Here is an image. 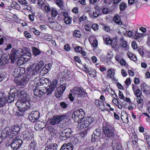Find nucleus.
<instances>
[{"label": "nucleus", "mask_w": 150, "mask_h": 150, "mask_svg": "<svg viewBox=\"0 0 150 150\" xmlns=\"http://www.w3.org/2000/svg\"><path fill=\"white\" fill-rule=\"evenodd\" d=\"M1 107L2 108L0 109V114L3 115L7 112L8 110L7 108L5 106Z\"/></svg>", "instance_id": "37"}, {"label": "nucleus", "mask_w": 150, "mask_h": 150, "mask_svg": "<svg viewBox=\"0 0 150 150\" xmlns=\"http://www.w3.org/2000/svg\"><path fill=\"white\" fill-rule=\"evenodd\" d=\"M143 92L146 94H148L149 93L150 87L149 86L146 85L145 83L141 84L140 86Z\"/></svg>", "instance_id": "24"}, {"label": "nucleus", "mask_w": 150, "mask_h": 150, "mask_svg": "<svg viewBox=\"0 0 150 150\" xmlns=\"http://www.w3.org/2000/svg\"><path fill=\"white\" fill-rule=\"evenodd\" d=\"M112 147L113 150H122V146L119 143H115L113 142L112 143Z\"/></svg>", "instance_id": "25"}, {"label": "nucleus", "mask_w": 150, "mask_h": 150, "mask_svg": "<svg viewBox=\"0 0 150 150\" xmlns=\"http://www.w3.org/2000/svg\"><path fill=\"white\" fill-rule=\"evenodd\" d=\"M58 12L54 9L52 10L51 15L53 17H55L58 14Z\"/></svg>", "instance_id": "53"}, {"label": "nucleus", "mask_w": 150, "mask_h": 150, "mask_svg": "<svg viewBox=\"0 0 150 150\" xmlns=\"http://www.w3.org/2000/svg\"><path fill=\"white\" fill-rule=\"evenodd\" d=\"M29 118L30 121L32 122H36L39 118L40 113L38 110L32 111L30 113H29Z\"/></svg>", "instance_id": "12"}, {"label": "nucleus", "mask_w": 150, "mask_h": 150, "mask_svg": "<svg viewBox=\"0 0 150 150\" xmlns=\"http://www.w3.org/2000/svg\"><path fill=\"white\" fill-rule=\"evenodd\" d=\"M121 40L122 42V47L125 49H127L128 47L127 42L125 41L123 38L121 39Z\"/></svg>", "instance_id": "39"}, {"label": "nucleus", "mask_w": 150, "mask_h": 150, "mask_svg": "<svg viewBox=\"0 0 150 150\" xmlns=\"http://www.w3.org/2000/svg\"><path fill=\"white\" fill-rule=\"evenodd\" d=\"M89 71H87L86 72L89 74L91 77L95 78L96 76V71L95 69H92L91 68L89 70Z\"/></svg>", "instance_id": "30"}, {"label": "nucleus", "mask_w": 150, "mask_h": 150, "mask_svg": "<svg viewBox=\"0 0 150 150\" xmlns=\"http://www.w3.org/2000/svg\"><path fill=\"white\" fill-rule=\"evenodd\" d=\"M28 100H18L16 103L19 111H25L31 108V105L30 103Z\"/></svg>", "instance_id": "5"}, {"label": "nucleus", "mask_w": 150, "mask_h": 150, "mask_svg": "<svg viewBox=\"0 0 150 150\" xmlns=\"http://www.w3.org/2000/svg\"><path fill=\"white\" fill-rule=\"evenodd\" d=\"M73 35L75 38H80L81 37L80 31L79 30H75L73 33Z\"/></svg>", "instance_id": "35"}, {"label": "nucleus", "mask_w": 150, "mask_h": 150, "mask_svg": "<svg viewBox=\"0 0 150 150\" xmlns=\"http://www.w3.org/2000/svg\"><path fill=\"white\" fill-rule=\"evenodd\" d=\"M58 145L56 144H52L45 146V150H57Z\"/></svg>", "instance_id": "23"}, {"label": "nucleus", "mask_w": 150, "mask_h": 150, "mask_svg": "<svg viewBox=\"0 0 150 150\" xmlns=\"http://www.w3.org/2000/svg\"><path fill=\"white\" fill-rule=\"evenodd\" d=\"M25 73V69L24 68L18 67L14 69L13 72V75L15 77L18 78Z\"/></svg>", "instance_id": "14"}, {"label": "nucleus", "mask_w": 150, "mask_h": 150, "mask_svg": "<svg viewBox=\"0 0 150 150\" xmlns=\"http://www.w3.org/2000/svg\"><path fill=\"white\" fill-rule=\"evenodd\" d=\"M19 3L21 4L25 5V9L30 10V8L29 7L28 5L29 4L28 3L27 1L25 0H18Z\"/></svg>", "instance_id": "31"}, {"label": "nucleus", "mask_w": 150, "mask_h": 150, "mask_svg": "<svg viewBox=\"0 0 150 150\" xmlns=\"http://www.w3.org/2000/svg\"><path fill=\"white\" fill-rule=\"evenodd\" d=\"M64 49L67 51H69L70 50V47L68 44H66L64 46Z\"/></svg>", "instance_id": "61"}, {"label": "nucleus", "mask_w": 150, "mask_h": 150, "mask_svg": "<svg viewBox=\"0 0 150 150\" xmlns=\"http://www.w3.org/2000/svg\"><path fill=\"white\" fill-rule=\"evenodd\" d=\"M101 131L100 129H96L94 130L92 134V139L91 141L95 142V141L98 139L101 136Z\"/></svg>", "instance_id": "15"}, {"label": "nucleus", "mask_w": 150, "mask_h": 150, "mask_svg": "<svg viewBox=\"0 0 150 150\" xmlns=\"http://www.w3.org/2000/svg\"><path fill=\"white\" fill-rule=\"evenodd\" d=\"M49 130L50 131L51 135L53 137L56 135V131L54 128H51L49 127L48 128Z\"/></svg>", "instance_id": "46"}, {"label": "nucleus", "mask_w": 150, "mask_h": 150, "mask_svg": "<svg viewBox=\"0 0 150 150\" xmlns=\"http://www.w3.org/2000/svg\"><path fill=\"white\" fill-rule=\"evenodd\" d=\"M118 94L119 97L120 99L124 100H125V98H124V95L122 92L120 91H119Z\"/></svg>", "instance_id": "52"}, {"label": "nucleus", "mask_w": 150, "mask_h": 150, "mask_svg": "<svg viewBox=\"0 0 150 150\" xmlns=\"http://www.w3.org/2000/svg\"><path fill=\"white\" fill-rule=\"evenodd\" d=\"M94 8L96 10V11L100 12V11L101 9L102 8L97 5H94Z\"/></svg>", "instance_id": "59"}, {"label": "nucleus", "mask_w": 150, "mask_h": 150, "mask_svg": "<svg viewBox=\"0 0 150 150\" xmlns=\"http://www.w3.org/2000/svg\"><path fill=\"white\" fill-rule=\"evenodd\" d=\"M70 112H67L61 115H55L49 119L48 122L51 125H54L60 123L65 119L69 118L70 116Z\"/></svg>", "instance_id": "2"}, {"label": "nucleus", "mask_w": 150, "mask_h": 150, "mask_svg": "<svg viewBox=\"0 0 150 150\" xmlns=\"http://www.w3.org/2000/svg\"><path fill=\"white\" fill-rule=\"evenodd\" d=\"M79 115H80L79 114V110H77L74 111V115H75V120H77V118L81 119L82 118H81V117L79 116Z\"/></svg>", "instance_id": "41"}, {"label": "nucleus", "mask_w": 150, "mask_h": 150, "mask_svg": "<svg viewBox=\"0 0 150 150\" xmlns=\"http://www.w3.org/2000/svg\"><path fill=\"white\" fill-rule=\"evenodd\" d=\"M8 59L6 57H1L0 59V65L4 66L8 62Z\"/></svg>", "instance_id": "28"}, {"label": "nucleus", "mask_w": 150, "mask_h": 150, "mask_svg": "<svg viewBox=\"0 0 150 150\" xmlns=\"http://www.w3.org/2000/svg\"><path fill=\"white\" fill-rule=\"evenodd\" d=\"M86 122L84 120V118H82L80 121L78 122L77 127L78 129H82L88 127Z\"/></svg>", "instance_id": "19"}, {"label": "nucleus", "mask_w": 150, "mask_h": 150, "mask_svg": "<svg viewBox=\"0 0 150 150\" xmlns=\"http://www.w3.org/2000/svg\"><path fill=\"white\" fill-rule=\"evenodd\" d=\"M13 90H11L10 93H9V95L7 97V102L9 103H11L13 101L14 99L15 93L13 92H12Z\"/></svg>", "instance_id": "22"}, {"label": "nucleus", "mask_w": 150, "mask_h": 150, "mask_svg": "<svg viewBox=\"0 0 150 150\" xmlns=\"http://www.w3.org/2000/svg\"><path fill=\"white\" fill-rule=\"evenodd\" d=\"M144 34L136 33H135V35L134 36V39H138L139 41H141L143 38L144 36Z\"/></svg>", "instance_id": "27"}, {"label": "nucleus", "mask_w": 150, "mask_h": 150, "mask_svg": "<svg viewBox=\"0 0 150 150\" xmlns=\"http://www.w3.org/2000/svg\"><path fill=\"white\" fill-rule=\"evenodd\" d=\"M58 83V81L56 79H54L52 82H51V84L50 86L52 88H53L55 90V88L56 87Z\"/></svg>", "instance_id": "36"}, {"label": "nucleus", "mask_w": 150, "mask_h": 150, "mask_svg": "<svg viewBox=\"0 0 150 150\" xmlns=\"http://www.w3.org/2000/svg\"><path fill=\"white\" fill-rule=\"evenodd\" d=\"M106 44H110L111 45L112 40L108 37L106 38H103Z\"/></svg>", "instance_id": "48"}, {"label": "nucleus", "mask_w": 150, "mask_h": 150, "mask_svg": "<svg viewBox=\"0 0 150 150\" xmlns=\"http://www.w3.org/2000/svg\"><path fill=\"white\" fill-rule=\"evenodd\" d=\"M29 76H24L21 79H16L15 82L16 84L19 86H25L26 84L29 80Z\"/></svg>", "instance_id": "13"}, {"label": "nucleus", "mask_w": 150, "mask_h": 150, "mask_svg": "<svg viewBox=\"0 0 150 150\" xmlns=\"http://www.w3.org/2000/svg\"><path fill=\"white\" fill-rule=\"evenodd\" d=\"M134 94L137 97L141 96L142 94V92L139 89H137L134 92Z\"/></svg>", "instance_id": "42"}, {"label": "nucleus", "mask_w": 150, "mask_h": 150, "mask_svg": "<svg viewBox=\"0 0 150 150\" xmlns=\"http://www.w3.org/2000/svg\"><path fill=\"white\" fill-rule=\"evenodd\" d=\"M74 59L76 62L80 64H81L82 62L79 58L77 56H75L74 57Z\"/></svg>", "instance_id": "57"}, {"label": "nucleus", "mask_w": 150, "mask_h": 150, "mask_svg": "<svg viewBox=\"0 0 150 150\" xmlns=\"http://www.w3.org/2000/svg\"><path fill=\"white\" fill-rule=\"evenodd\" d=\"M36 146V143L34 142H32L30 144L29 147L30 148V149H33L35 150Z\"/></svg>", "instance_id": "50"}, {"label": "nucleus", "mask_w": 150, "mask_h": 150, "mask_svg": "<svg viewBox=\"0 0 150 150\" xmlns=\"http://www.w3.org/2000/svg\"><path fill=\"white\" fill-rule=\"evenodd\" d=\"M23 54V50L22 48H19L16 51V49L13 48L11 50V54L10 57L11 62L13 63L17 58L22 57Z\"/></svg>", "instance_id": "6"}, {"label": "nucleus", "mask_w": 150, "mask_h": 150, "mask_svg": "<svg viewBox=\"0 0 150 150\" xmlns=\"http://www.w3.org/2000/svg\"><path fill=\"white\" fill-rule=\"evenodd\" d=\"M23 54V50L22 48H19L16 51V49L13 48L11 50V54L10 57L11 62L13 63L17 58L22 57Z\"/></svg>", "instance_id": "7"}, {"label": "nucleus", "mask_w": 150, "mask_h": 150, "mask_svg": "<svg viewBox=\"0 0 150 150\" xmlns=\"http://www.w3.org/2000/svg\"><path fill=\"white\" fill-rule=\"evenodd\" d=\"M20 130V128L19 126L18 125H16L13 127L12 131V133L13 134V136H15L19 132Z\"/></svg>", "instance_id": "26"}, {"label": "nucleus", "mask_w": 150, "mask_h": 150, "mask_svg": "<svg viewBox=\"0 0 150 150\" xmlns=\"http://www.w3.org/2000/svg\"><path fill=\"white\" fill-rule=\"evenodd\" d=\"M136 100L139 104H141L143 102V100L141 96L137 97Z\"/></svg>", "instance_id": "55"}, {"label": "nucleus", "mask_w": 150, "mask_h": 150, "mask_svg": "<svg viewBox=\"0 0 150 150\" xmlns=\"http://www.w3.org/2000/svg\"><path fill=\"white\" fill-rule=\"evenodd\" d=\"M115 58L117 61L119 62L121 59V56L120 55L117 54L115 56Z\"/></svg>", "instance_id": "56"}, {"label": "nucleus", "mask_w": 150, "mask_h": 150, "mask_svg": "<svg viewBox=\"0 0 150 150\" xmlns=\"http://www.w3.org/2000/svg\"><path fill=\"white\" fill-rule=\"evenodd\" d=\"M24 35L25 37L28 38H29L31 37V35L30 33H28L27 31L24 32Z\"/></svg>", "instance_id": "64"}, {"label": "nucleus", "mask_w": 150, "mask_h": 150, "mask_svg": "<svg viewBox=\"0 0 150 150\" xmlns=\"http://www.w3.org/2000/svg\"><path fill=\"white\" fill-rule=\"evenodd\" d=\"M103 130L105 136L108 138H112L114 137L115 130L112 128L110 126L106 123H103Z\"/></svg>", "instance_id": "4"}, {"label": "nucleus", "mask_w": 150, "mask_h": 150, "mask_svg": "<svg viewBox=\"0 0 150 150\" xmlns=\"http://www.w3.org/2000/svg\"><path fill=\"white\" fill-rule=\"evenodd\" d=\"M32 51L33 54L35 56L40 54L41 52V50L35 47H32Z\"/></svg>", "instance_id": "29"}, {"label": "nucleus", "mask_w": 150, "mask_h": 150, "mask_svg": "<svg viewBox=\"0 0 150 150\" xmlns=\"http://www.w3.org/2000/svg\"><path fill=\"white\" fill-rule=\"evenodd\" d=\"M23 143L21 140H14L12 143L11 147L13 150H17L20 146Z\"/></svg>", "instance_id": "17"}, {"label": "nucleus", "mask_w": 150, "mask_h": 150, "mask_svg": "<svg viewBox=\"0 0 150 150\" xmlns=\"http://www.w3.org/2000/svg\"><path fill=\"white\" fill-rule=\"evenodd\" d=\"M100 13V12H99V11H95L93 13V15L94 17L95 18H96L99 16V13Z\"/></svg>", "instance_id": "63"}, {"label": "nucleus", "mask_w": 150, "mask_h": 150, "mask_svg": "<svg viewBox=\"0 0 150 150\" xmlns=\"http://www.w3.org/2000/svg\"><path fill=\"white\" fill-rule=\"evenodd\" d=\"M68 86V84H67V82H65L59 87H57L55 92V96L57 98H60L65 90L66 86Z\"/></svg>", "instance_id": "9"}, {"label": "nucleus", "mask_w": 150, "mask_h": 150, "mask_svg": "<svg viewBox=\"0 0 150 150\" xmlns=\"http://www.w3.org/2000/svg\"><path fill=\"white\" fill-rule=\"evenodd\" d=\"M74 50L78 52H80L82 50V48L79 46H78L74 48Z\"/></svg>", "instance_id": "58"}, {"label": "nucleus", "mask_w": 150, "mask_h": 150, "mask_svg": "<svg viewBox=\"0 0 150 150\" xmlns=\"http://www.w3.org/2000/svg\"><path fill=\"white\" fill-rule=\"evenodd\" d=\"M56 4L58 6L61 7L62 5V0H56Z\"/></svg>", "instance_id": "60"}, {"label": "nucleus", "mask_w": 150, "mask_h": 150, "mask_svg": "<svg viewBox=\"0 0 150 150\" xmlns=\"http://www.w3.org/2000/svg\"><path fill=\"white\" fill-rule=\"evenodd\" d=\"M114 20L115 21V23L118 25L120 24V23H122V22H120V17L119 16H115L114 18Z\"/></svg>", "instance_id": "44"}, {"label": "nucleus", "mask_w": 150, "mask_h": 150, "mask_svg": "<svg viewBox=\"0 0 150 150\" xmlns=\"http://www.w3.org/2000/svg\"><path fill=\"white\" fill-rule=\"evenodd\" d=\"M7 102V97L2 93H0V107L4 106Z\"/></svg>", "instance_id": "18"}, {"label": "nucleus", "mask_w": 150, "mask_h": 150, "mask_svg": "<svg viewBox=\"0 0 150 150\" xmlns=\"http://www.w3.org/2000/svg\"><path fill=\"white\" fill-rule=\"evenodd\" d=\"M44 63L43 61L41 60L37 64L36 66L40 70L43 67L44 65Z\"/></svg>", "instance_id": "43"}, {"label": "nucleus", "mask_w": 150, "mask_h": 150, "mask_svg": "<svg viewBox=\"0 0 150 150\" xmlns=\"http://www.w3.org/2000/svg\"><path fill=\"white\" fill-rule=\"evenodd\" d=\"M74 146L70 143L64 144L62 146L60 150H73Z\"/></svg>", "instance_id": "21"}, {"label": "nucleus", "mask_w": 150, "mask_h": 150, "mask_svg": "<svg viewBox=\"0 0 150 150\" xmlns=\"http://www.w3.org/2000/svg\"><path fill=\"white\" fill-rule=\"evenodd\" d=\"M117 39H113L112 40L111 45L113 47H115L117 45Z\"/></svg>", "instance_id": "49"}, {"label": "nucleus", "mask_w": 150, "mask_h": 150, "mask_svg": "<svg viewBox=\"0 0 150 150\" xmlns=\"http://www.w3.org/2000/svg\"><path fill=\"white\" fill-rule=\"evenodd\" d=\"M84 120L88 126L92 123L94 121V119L91 117H87L84 118Z\"/></svg>", "instance_id": "32"}, {"label": "nucleus", "mask_w": 150, "mask_h": 150, "mask_svg": "<svg viewBox=\"0 0 150 150\" xmlns=\"http://www.w3.org/2000/svg\"><path fill=\"white\" fill-rule=\"evenodd\" d=\"M72 93H70L69 98L71 101L74 100V98L77 100L75 103L80 104L81 103L80 99L81 98L86 97L87 96V93L84 89L82 87H74L73 90H71Z\"/></svg>", "instance_id": "1"}, {"label": "nucleus", "mask_w": 150, "mask_h": 150, "mask_svg": "<svg viewBox=\"0 0 150 150\" xmlns=\"http://www.w3.org/2000/svg\"><path fill=\"white\" fill-rule=\"evenodd\" d=\"M18 95L21 99V100H29V95L25 91L23 90L17 91Z\"/></svg>", "instance_id": "16"}, {"label": "nucleus", "mask_w": 150, "mask_h": 150, "mask_svg": "<svg viewBox=\"0 0 150 150\" xmlns=\"http://www.w3.org/2000/svg\"><path fill=\"white\" fill-rule=\"evenodd\" d=\"M13 137V134L11 129L8 127L5 128L1 131V138L2 139H4L7 137L11 138Z\"/></svg>", "instance_id": "10"}, {"label": "nucleus", "mask_w": 150, "mask_h": 150, "mask_svg": "<svg viewBox=\"0 0 150 150\" xmlns=\"http://www.w3.org/2000/svg\"><path fill=\"white\" fill-rule=\"evenodd\" d=\"M70 142H68L67 143H70L73 146H78L79 144V141L78 138L75 137H72L70 139Z\"/></svg>", "instance_id": "20"}, {"label": "nucleus", "mask_w": 150, "mask_h": 150, "mask_svg": "<svg viewBox=\"0 0 150 150\" xmlns=\"http://www.w3.org/2000/svg\"><path fill=\"white\" fill-rule=\"evenodd\" d=\"M79 114L80 115L79 116H80L81 118H83L82 117L84 116L85 115V112L83 109H80L79 110Z\"/></svg>", "instance_id": "51"}, {"label": "nucleus", "mask_w": 150, "mask_h": 150, "mask_svg": "<svg viewBox=\"0 0 150 150\" xmlns=\"http://www.w3.org/2000/svg\"><path fill=\"white\" fill-rule=\"evenodd\" d=\"M59 138L62 141H65L72 135V133L70 128H69L61 131L59 133Z\"/></svg>", "instance_id": "8"}, {"label": "nucleus", "mask_w": 150, "mask_h": 150, "mask_svg": "<svg viewBox=\"0 0 150 150\" xmlns=\"http://www.w3.org/2000/svg\"><path fill=\"white\" fill-rule=\"evenodd\" d=\"M38 80H39V81L36 82L35 88L34 90L36 89L39 90L40 89H43L46 87L45 86V78H43L40 79V77L38 76L35 79V81Z\"/></svg>", "instance_id": "11"}, {"label": "nucleus", "mask_w": 150, "mask_h": 150, "mask_svg": "<svg viewBox=\"0 0 150 150\" xmlns=\"http://www.w3.org/2000/svg\"><path fill=\"white\" fill-rule=\"evenodd\" d=\"M71 18L69 17L68 18H64V22L66 24H70L71 23Z\"/></svg>", "instance_id": "45"}, {"label": "nucleus", "mask_w": 150, "mask_h": 150, "mask_svg": "<svg viewBox=\"0 0 150 150\" xmlns=\"http://www.w3.org/2000/svg\"><path fill=\"white\" fill-rule=\"evenodd\" d=\"M40 70L38 68V67L35 66L32 71V75L34 76L37 75L39 72Z\"/></svg>", "instance_id": "40"}, {"label": "nucleus", "mask_w": 150, "mask_h": 150, "mask_svg": "<svg viewBox=\"0 0 150 150\" xmlns=\"http://www.w3.org/2000/svg\"><path fill=\"white\" fill-rule=\"evenodd\" d=\"M128 57L132 60L134 62L137 60L136 57L135 55L133 54L132 52H128L127 53Z\"/></svg>", "instance_id": "34"}, {"label": "nucleus", "mask_w": 150, "mask_h": 150, "mask_svg": "<svg viewBox=\"0 0 150 150\" xmlns=\"http://www.w3.org/2000/svg\"><path fill=\"white\" fill-rule=\"evenodd\" d=\"M108 74H107V77L111 78H113L114 76V73H113L112 71L110 69H109L108 71Z\"/></svg>", "instance_id": "47"}, {"label": "nucleus", "mask_w": 150, "mask_h": 150, "mask_svg": "<svg viewBox=\"0 0 150 150\" xmlns=\"http://www.w3.org/2000/svg\"><path fill=\"white\" fill-rule=\"evenodd\" d=\"M60 105L62 108H67L68 106V104H66L64 102L61 103H60Z\"/></svg>", "instance_id": "62"}, {"label": "nucleus", "mask_w": 150, "mask_h": 150, "mask_svg": "<svg viewBox=\"0 0 150 150\" xmlns=\"http://www.w3.org/2000/svg\"><path fill=\"white\" fill-rule=\"evenodd\" d=\"M127 7V5L125 3L121 2L120 3V9L121 11H123Z\"/></svg>", "instance_id": "38"}, {"label": "nucleus", "mask_w": 150, "mask_h": 150, "mask_svg": "<svg viewBox=\"0 0 150 150\" xmlns=\"http://www.w3.org/2000/svg\"><path fill=\"white\" fill-rule=\"evenodd\" d=\"M54 90L53 88L51 87L50 85H48L45 88V89L34 90L33 92L35 96L40 97L45 95L46 93L47 95L51 94Z\"/></svg>", "instance_id": "3"}, {"label": "nucleus", "mask_w": 150, "mask_h": 150, "mask_svg": "<svg viewBox=\"0 0 150 150\" xmlns=\"http://www.w3.org/2000/svg\"><path fill=\"white\" fill-rule=\"evenodd\" d=\"M99 25L96 24H93L92 25L91 28H92L94 30H96L98 29Z\"/></svg>", "instance_id": "54"}, {"label": "nucleus", "mask_w": 150, "mask_h": 150, "mask_svg": "<svg viewBox=\"0 0 150 150\" xmlns=\"http://www.w3.org/2000/svg\"><path fill=\"white\" fill-rule=\"evenodd\" d=\"M22 58H20L18 60V63L17 64H18L19 63V60H21V61H22V62H24V63L26 62H28L30 60L31 57L29 56H22L21 57ZM18 65H20L21 64H18Z\"/></svg>", "instance_id": "33"}]
</instances>
